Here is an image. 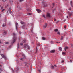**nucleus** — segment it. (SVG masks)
<instances>
[{
	"mask_svg": "<svg viewBox=\"0 0 73 73\" xmlns=\"http://www.w3.org/2000/svg\"><path fill=\"white\" fill-rule=\"evenodd\" d=\"M36 10L37 11L38 13H40V12H41V11L39 9H37Z\"/></svg>",
	"mask_w": 73,
	"mask_h": 73,
	"instance_id": "nucleus-6",
	"label": "nucleus"
},
{
	"mask_svg": "<svg viewBox=\"0 0 73 73\" xmlns=\"http://www.w3.org/2000/svg\"><path fill=\"white\" fill-rule=\"evenodd\" d=\"M70 5L73 8V2L72 1H71L70 2Z\"/></svg>",
	"mask_w": 73,
	"mask_h": 73,
	"instance_id": "nucleus-9",
	"label": "nucleus"
},
{
	"mask_svg": "<svg viewBox=\"0 0 73 73\" xmlns=\"http://www.w3.org/2000/svg\"><path fill=\"white\" fill-rule=\"evenodd\" d=\"M51 44H53V41H51Z\"/></svg>",
	"mask_w": 73,
	"mask_h": 73,
	"instance_id": "nucleus-31",
	"label": "nucleus"
},
{
	"mask_svg": "<svg viewBox=\"0 0 73 73\" xmlns=\"http://www.w3.org/2000/svg\"><path fill=\"white\" fill-rule=\"evenodd\" d=\"M67 17L68 18V19H69L68 18V16H67Z\"/></svg>",
	"mask_w": 73,
	"mask_h": 73,
	"instance_id": "nucleus-49",
	"label": "nucleus"
},
{
	"mask_svg": "<svg viewBox=\"0 0 73 73\" xmlns=\"http://www.w3.org/2000/svg\"><path fill=\"white\" fill-rule=\"evenodd\" d=\"M25 48V49H30V47L28 45L26 44V45H25L24 46Z\"/></svg>",
	"mask_w": 73,
	"mask_h": 73,
	"instance_id": "nucleus-3",
	"label": "nucleus"
},
{
	"mask_svg": "<svg viewBox=\"0 0 73 73\" xmlns=\"http://www.w3.org/2000/svg\"><path fill=\"white\" fill-rule=\"evenodd\" d=\"M43 4L44 7H46L47 6V4L45 2H43Z\"/></svg>",
	"mask_w": 73,
	"mask_h": 73,
	"instance_id": "nucleus-5",
	"label": "nucleus"
},
{
	"mask_svg": "<svg viewBox=\"0 0 73 73\" xmlns=\"http://www.w3.org/2000/svg\"><path fill=\"white\" fill-rule=\"evenodd\" d=\"M64 36H65L64 35Z\"/></svg>",
	"mask_w": 73,
	"mask_h": 73,
	"instance_id": "nucleus-57",
	"label": "nucleus"
},
{
	"mask_svg": "<svg viewBox=\"0 0 73 73\" xmlns=\"http://www.w3.org/2000/svg\"><path fill=\"white\" fill-rule=\"evenodd\" d=\"M51 69H54V66H51Z\"/></svg>",
	"mask_w": 73,
	"mask_h": 73,
	"instance_id": "nucleus-18",
	"label": "nucleus"
},
{
	"mask_svg": "<svg viewBox=\"0 0 73 73\" xmlns=\"http://www.w3.org/2000/svg\"><path fill=\"white\" fill-rule=\"evenodd\" d=\"M1 66V65H0V66Z\"/></svg>",
	"mask_w": 73,
	"mask_h": 73,
	"instance_id": "nucleus-51",
	"label": "nucleus"
},
{
	"mask_svg": "<svg viewBox=\"0 0 73 73\" xmlns=\"http://www.w3.org/2000/svg\"><path fill=\"white\" fill-rule=\"evenodd\" d=\"M0 7H1V6L0 5Z\"/></svg>",
	"mask_w": 73,
	"mask_h": 73,
	"instance_id": "nucleus-54",
	"label": "nucleus"
},
{
	"mask_svg": "<svg viewBox=\"0 0 73 73\" xmlns=\"http://www.w3.org/2000/svg\"><path fill=\"white\" fill-rule=\"evenodd\" d=\"M1 42H0V44H1Z\"/></svg>",
	"mask_w": 73,
	"mask_h": 73,
	"instance_id": "nucleus-53",
	"label": "nucleus"
},
{
	"mask_svg": "<svg viewBox=\"0 0 73 73\" xmlns=\"http://www.w3.org/2000/svg\"><path fill=\"white\" fill-rule=\"evenodd\" d=\"M71 9H71V8H69V11H70Z\"/></svg>",
	"mask_w": 73,
	"mask_h": 73,
	"instance_id": "nucleus-34",
	"label": "nucleus"
},
{
	"mask_svg": "<svg viewBox=\"0 0 73 73\" xmlns=\"http://www.w3.org/2000/svg\"><path fill=\"white\" fill-rule=\"evenodd\" d=\"M24 0H19L20 2H22V1H23Z\"/></svg>",
	"mask_w": 73,
	"mask_h": 73,
	"instance_id": "nucleus-23",
	"label": "nucleus"
},
{
	"mask_svg": "<svg viewBox=\"0 0 73 73\" xmlns=\"http://www.w3.org/2000/svg\"><path fill=\"white\" fill-rule=\"evenodd\" d=\"M17 45H18V48H19V43H18Z\"/></svg>",
	"mask_w": 73,
	"mask_h": 73,
	"instance_id": "nucleus-30",
	"label": "nucleus"
},
{
	"mask_svg": "<svg viewBox=\"0 0 73 73\" xmlns=\"http://www.w3.org/2000/svg\"><path fill=\"white\" fill-rule=\"evenodd\" d=\"M68 49V47H66L64 48L65 51H66V49Z\"/></svg>",
	"mask_w": 73,
	"mask_h": 73,
	"instance_id": "nucleus-13",
	"label": "nucleus"
},
{
	"mask_svg": "<svg viewBox=\"0 0 73 73\" xmlns=\"http://www.w3.org/2000/svg\"><path fill=\"white\" fill-rule=\"evenodd\" d=\"M2 7H1V8H2Z\"/></svg>",
	"mask_w": 73,
	"mask_h": 73,
	"instance_id": "nucleus-58",
	"label": "nucleus"
},
{
	"mask_svg": "<svg viewBox=\"0 0 73 73\" xmlns=\"http://www.w3.org/2000/svg\"><path fill=\"white\" fill-rule=\"evenodd\" d=\"M36 50H37V48H36Z\"/></svg>",
	"mask_w": 73,
	"mask_h": 73,
	"instance_id": "nucleus-52",
	"label": "nucleus"
},
{
	"mask_svg": "<svg viewBox=\"0 0 73 73\" xmlns=\"http://www.w3.org/2000/svg\"><path fill=\"white\" fill-rule=\"evenodd\" d=\"M72 31H73V29L72 30Z\"/></svg>",
	"mask_w": 73,
	"mask_h": 73,
	"instance_id": "nucleus-59",
	"label": "nucleus"
},
{
	"mask_svg": "<svg viewBox=\"0 0 73 73\" xmlns=\"http://www.w3.org/2000/svg\"><path fill=\"white\" fill-rule=\"evenodd\" d=\"M4 11H5V9H3L2 10V12H4Z\"/></svg>",
	"mask_w": 73,
	"mask_h": 73,
	"instance_id": "nucleus-28",
	"label": "nucleus"
},
{
	"mask_svg": "<svg viewBox=\"0 0 73 73\" xmlns=\"http://www.w3.org/2000/svg\"><path fill=\"white\" fill-rule=\"evenodd\" d=\"M38 71H39V72H41V70H39Z\"/></svg>",
	"mask_w": 73,
	"mask_h": 73,
	"instance_id": "nucleus-42",
	"label": "nucleus"
},
{
	"mask_svg": "<svg viewBox=\"0 0 73 73\" xmlns=\"http://www.w3.org/2000/svg\"><path fill=\"white\" fill-rule=\"evenodd\" d=\"M72 62V60H70V62Z\"/></svg>",
	"mask_w": 73,
	"mask_h": 73,
	"instance_id": "nucleus-45",
	"label": "nucleus"
},
{
	"mask_svg": "<svg viewBox=\"0 0 73 73\" xmlns=\"http://www.w3.org/2000/svg\"><path fill=\"white\" fill-rule=\"evenodd\" d=\"M46 17L47 18H48V19H49V18H50V17H51V16L50 13L49 12L46 13Z\"/></svg>",
	"mask_w": 73,
	"mask_h": 73,
	"instance_id": "nucleus-2",
	"label": "nucleus"
},
{
	"mask_svg": "<svg viewBox=\"0 0 73 73\" xmlns=\"http://www.w3.org/2000/svg\"><path fill=\"white\" fill-rule=\"evenodd\" d=\"M27 14L28 15H31V13H27Z\"/></svg>",
	"mask_w": 73,
	"mask_h": 73,
	"instance_id": "nucleus-26",
	"label": "nucleus"
},
{
	"mask_svg": "<svg viewBox=\"0 0 73 73\" xmlns=\"http://www.w3.org/2000/svg\"><path fill=\"white\" fill-rule=\"evenodd\" d=\"M22 56H23V58H21L20 60H23V59H25V55H24L23 54Z\"/></svg>",
	"mask_w": 73,
	"mask_h": 73,
	"instance_id": "nucleus-4",
	"label": "nucleus"
},
{
	"mask_svg": "<svg viewBox=\"0 0 73 73\" xmlns=\"http://www.w3.org/2000/svg\"><path fill=\"white\" fill-rule=\"evenodd\" d=\"M10 12H11V10H10Z\"/></svg>",
	"mask_w": 73,
	"mask_h": 73,
	"instance_id": "nucleus-55",
	"label": "nucleus"
},
{
	"mask_svg": "<svg viewBox=\"0 0 73 73\" xmlns=\"http://www.w3.org/2000/svg\"><path fill=\"white\" fill-rule=\"evenodd\" d=\"M63 38H64V36H61V40H63Z\"/></svg>",
	"mask_w": 73,
	"mask_h": 73,
	"instance_id": "nucleus-21",
	"label": "nucleus"
},
{
	"mask_svg": "<svg viewBox=\"0 0 73 73\" xmlns=\"http://www.w3.org/2000/svg\"><path fill=\"white\" fill-rule=\"evenodd\" d=\"M3 1H6V0H2Z\"/></svg>",
	"mask_w": 73,
	"mask_h": 73,
	"instance_id": "nucleus-44",
	"label": "nucleus"
},
{
	"mask_svg": "<svg viewBox=\"0 0 73 73\" xmlns=\"http://www.w3.org/2000/svg\"><path fill=\"white\" fill-rule=\"evenodd\" d=\"M7 7H8V5H6V6H5V8H7Z\"/></svg>",
	"mask_w": 73,
	"mask_h": 73,
	"instance_id": "nucleus-38",
	"label": "nucleus"
},
{
	"mask_svg": "<svg viewBox=\"0 0 73 73\" xmlns=\"http://www.w3.org/2000/svg\"><path fill=\"white\" fill-rule=\"evenodd\" d=\"M58 29H56L54 30V31L55 32H57V31H58Z\"/></svg>",
	"mask_w": 73,
	"mask_h": 73,
	"instance_id": "nucleus-20",
	"label": "nucleus"
},
{
	"mask_svg": "<svg viewBox=\"0 0 73 73\" xmlns=\"http://www.w3.org/2000/svg\"><path fill=\"white\" fill-rule=\"evenodd\" d=\"M6 26V24H5L4 25V24H3L2 25V26L3 27H5Z\"/></svg>",
	"mask_w": 73,
	"mask_h": 73,
	"instance_id": "nucleus-14",
	"label": "nucleus"
},
{
	"mask_svg": "<svg viewBox=\"0 0 73 73\" xmlns=\"http://www.w3.org/2000/svg\"><path fill=\"white\" fill-rule=\"evenodd\" d=\"M54 66L55 67H57V66L56 65H55Z\"/></svg>",
	"mask_w": 73,
	"mask_h": 73,
	"instance_id": "nucleus-46",
	"label": "nucleus"
},
{
	"mask_svg": "<svg viewBox=\"0 0 73 73\" xmlns=\"http://www.w3.org/2000/svg\"><path fill=\"white\" fill-rule=\"evenodd\" d=\"M42 39L43 40H45V38H44V37H43L42 38Z\"/></svg>",
	"mask_w": 73,
	"mask_h": 73,
	"instance_id": "nucleus-19",
	"label": "nucleus"
},
{
	"mask_svg": "<svg viewBox=\"0 0 73 73\" xmlns=\"http://www.w3.org/2000/svg\"><path fill=\"white\" fill-rule=\"evenodd\" d=\"M1 56L2 57H3V58H5V57L4 56V54H3L1 55Z\"/></svg>",
	"mask_w": 73,
	"mask_h": 73,
	"instance_id": "nucleus-16",
	"label": "nucleus"
},
{
	"mask_svg": "<svg viewBox=\"0 0 73 73\" xmlns=\"http://www.w3.org/2000/svg\"><path fill=\"white\" fill-rule=\"evenodd\" d=\"M54 5H55L54 3H53V7L54 6Z\"/></svg>",
	"mask_w": 73,
	"mask_h": 73,
	"instance_id": "nucleus-35",
	"label": "nucleus"
},
{
	"mask_svg": "<svg viewBox=\"0 0 73 73\" xmlns=\"http://www.w3.org/2000/svg\"><path fill=\"white\" fill-rule=\"evenodd\" d=\"M20 45H23V44L22 43H20Z\"/></svg>",
	"mask_w": 73,
	"mask_h": 73,
	"instance_id": "nucleus-32",
	"label": "nucleus"
},
{
	"mask_svg": "<svg viewBox=\"0 0 73 73\" xmlns=\"http://www.w3.org/2000/svg\"><path fill=\"white\" fill-rule=\"evenodd\" d=\"M64 28H65V29H66V26H64Z\"/></svg>",
	"mask_w": 73,
	"mask_h": 73,
	"instance_id": "nucleus-29",
	"label": "nucleus"
},
{
	"mask_svg": "<svg viewBox=\"0 0 73 73\" xmlns=\"http://www.w3.org/2000/svg\"><path fill=\"white\" fill-rule=\"evenodd\" d=\"M55 51H56V50H52L50 51V53H54V52H55Z\"/></svg>",
	"mask_w": 73,
	"mask_h": 73,
	"instance_id": "nucleus-7",
	"label": "nucleus"
},
{
	"mask_svg": "<svg viewBox=\"0 0 73 73\" xmlns=\"http://www.w3.org/2000/svg\"><path fill=\"white\" fill-rule=\"evenodd\" d=\"M0 73H1V72H0Z\"/></svg>",
	"mask_w": 73,
	"mask_h": 73,
	"instance_id": "nucleus-56",
	"label": "nucleus"
},
{
	"mask_svg": "<svg viewBox=\"0 0 73 73\" xmlns=\"http://www.w3.org/2000/svg\"><path fill=\"white\" fill-rule=\"evenodd\" d=\"M21 24H24V22L21 21Z\"/></svg>",
	"mask_w": 73,
	"mask_h": 73,
	"instance_id": "nucleus-15",
	"label": "nucleus"
},
{
	"mask_svg": "<svg viewBox=\"0 0 73 73\" xmlns=\"http://www.w3.org/2000/svg\"><path fill=\"white\" fill-rule=\"evenodd\" d=\"M62 54L63 55H65V53L63 52L62 53Z\"/></svg>",
	"mask_w": 73,
	"mask_h": 73,
	"instance_id": "nucleus-22",
	"label": "nucleus"
},
{
	"mask_svg": "<svg viewBox=\"0 0 73 73\" xmlns=\"http://www.w3.org/2000/svg\"><path fill=\"white\" fill-rule=\"evenodd\" d=\"M13 35L14 37L13 38V40L12 42V44H13V43L16 41V40H17V38L16 37V35L15 33H13Z\"/></svg>",
	"mask_w": 73,
	"mask_h": 73,
	"instance_id": "nucleus-1",
	"label": "nucleus"
},
{
	"mask_svg": "<svg viewBox=\"0 0 73 73\" xmlns=\"http://www.w3.org/2000/svg\"><path fill=\"white\" fill-rule=\"evenodd\" d=\"M7 33V31H5L4 33H3V35H5Z\"/></svg>",
	"mask_w": 73,
	"mask_h": 73,
	"instance_id": "nucleus-12",
	"label": "nucleus"
},
{
	"mask_svg": "<svg viewBox=\"0 0 73 73\" xmlns=\"http://www.w3.org/2000/svg\"><path fill=\"white\" fill-rule=\"evenodd\" d=\"M65 21H66V19H65L63 21H64V22H65Z\"/></svg>",
	"mask_w": 73,
	"mask_h": 73,
	"instance_id": "nucleus-43",
	"label": "nucleus"
},
{
	"mask_svg": "<svg viewBox=\"0 0 73 73\" xmlns=\"http://www.w3.org/2000/svg\"><path fill=\"white\" fill-rule=\"evenodd\" d=\"M62 63H63V62H64V60H62Z\"/></svg>",
	"mask_w": 73,
	"mask_h": 73,
	"instance_id": "nucleus-40",
	"label": "nucleus"
},
{
	"mask_svg": "<svg viewBox=\"0 0 73 73\" xmlns=\"http://www.w3.org/2000/svg\"><path fill=\"white\" fill-rule=\"evenodd\" d=\"M43 17L45 19L46 17H45V15L44 14H43L42 15Z\"/></svg>",
	"mask_w": 73,
	"mask_h": 73,
	"instance_id": "nucleus-17",
	"label": "nucleus"
},
{
	"mask_svg": "<svg viewBox=\"0 0 73 73\" xmlns=\"http://www.w3.org/2000/svg\"><path fill=\"white\" fill-rule=\"evenodd\" d=\"M71 46H73V44H71Z\"/></svg>",
	"mask_w": 73,
	"mask_h": 73,
	"instance_id": "nucleus-48",
	"label": "nucleus"
},
{
	"mask_svg": "<svg viewBox=\"0 0 73 73\" xmlns=\"http://www.w3.org/2000/svg\"><path fill=\"white\" fill-rule=\"evenodd\" d=\"M36 44L38 46H40V43L37 42Z\"/></svg>",
	"mask_w": 73,
	"mask_h": 73,
	"instance_id": "nucleus-10",
	"label": "nucleus"
},
{
	"mask_svg": "<svg viewBox=\"0 0 73 73\" xmlns=\"http://www.w3.org/2000/svg\"><path fill=\"white\" fill-rule=\"evenodd\" d=\"M25 41H26V40H23V43H24V42H25Z\"/></svg>",
	"mask_w": 73,
	"mask_h": 73,
	"instance_id": "nucleus-25",
	"label": "nucleus"
},
{
	"mask_svg": "<svg viewBox=\"0 0 73 73\" xmlns=\"http://www.w3.org/2000/svg\"><path fill=\"white\" fill-rule=\"evenodd\" d=\"M16 25H18V23H16Z\"/></svg>",
	"mask_w": 73,
	"mask_h": 73,
	"instance_id": "nucleus-36",
	"label": "nucleus"
},
{
	"mask_svg": "<svg viewBox=\"0 0 73 73\" xmlns=\"http://www.w3.org/2000/svg\"><path fill=\"white\" fill-rule=\"evenodd\" d=\"M47 23H46L45 24V25H44L43 26L44 28H46V27H47Z\"/></svg>",
	"mask_w": 73,
	"mask_h": 73,
	"instance_id": "nucleus-8",
	"label": "nucleus"
},
{
	"mask_svg": "<svg viewBox=\"0 0 73 73\" xmlns=\"http://www.w3.org/2000/svg\"><path fill=\"white\" fill-rule=\"evenodd\" d=\"M0 70L2 71V69L1 68H0Z\"/></svg>",
	"mask_w": 73,
	"mask_h": 73,
	"instance_id": "nucleus-37",
	"label": "nucleus"
},
{
	"mask_svg": "<svg viewBox=\"0 0 73 73\" xmlns=\"http://www.w3.org/2000/svg\"><path fill=\"white\" fill-rule=\"evenodd\" d=\"M19 33H20V34H21V33L20 32Z\"/></svg>",
	"mask_w": 73,
	"mask_h": 73,
	"instance_id": "nucleus-50",
	"label": "nucleus"
},
{
	"mask_svg": "<svg viewBox=\"0 0 73 73\" xmlns=\"http://www.w3.org/2000/svg\"><path fill=\"white\" fill-rule=\"evenodd\" d=\"M1 17V15L0 14V17Z\"/></svg>",
	"mask_w": 73,
	"mask_h": 73,
	"instance_id": "nucleus-47",
	"label": "nucleus"
},
{
	"mask_svg": "<svg viewBox=\"0 0 73 73\" xmlns=\"http://www.w3.org/2000/svg\"><path fill=\"white\" fill-rule=\"evenodd\" d=\"M5 44H9V42H6L5 43Z\"/></svg>",
	"mask_w": 73,
	"mask_h": 73,
	"instance_id": "nucleus-27",
	"label": "nucleus"
},
{
	"mask_svg": "<svg viewBox=\"0 0 73 73\" xmlns=\"http://www.w3.org/2000/svg\"><path fill=\"white\" fill-rule=\"evenodd\" d=\"M69 15L70 16H72V14H70V13L69 14Z\"/></svg>",
	"mask_w": 73,
	"mask_h": 73,
	"instance_id": "nucleus-33",
	"label": "nucleus"
},
{
	"mask_svg": "<svg viewBox=\"0 0 73 73\" xmlns=\"http://www.w3.org/2000/svg\"><path fill=\"white\" fill-rule=\"evenodd\" d=\"M54 21H56V19H54Z\"/></svg>",
	"mask_w": 73,
	"mask_h": 73,
	"instance_id": "nucleus-41",
	"label": "nucleus"
},
{
	"mask_svg": "<svg viewBox=\"0 0 73 73\" xmlns=\"http://www.w3.org/2000/svg\"><path fill=\"white\" fill-rule=\"evenodd\" d=\"M57 34H58V35H60V32H57Z\"/></svg>",
	"mask_w": 73,
	"mask_h": 73,
	"instance_id": "nucleus-24",
	"label": "nucleus"
},
{
	"mask_svg": "<svg viewBox=\"0 0 73 73\" xmlns=\"http://www.w3.org/2000/svg\"><path fill=\"white\" fill-rule=\"evenodd\" d=\"M16 30H17V26H16Z\"/></svg>",
	"mask_w": 73,
	"mask_h": 73,
	"instance_id": "nucleus-39",
	"label": "nucleus"
},
{
	"mask_svg": "<svg viewBox=\"0 0 73 73\" xmlns=\"http://www.w3.org/2000/svg\"><path fill=\"white\" fill-rule=\"evenodd\" d=\"M59 50L60 52L62 51V48H61V47H59Z\"/></svg>",
	"mask_w": 73,
	"mask_h": 73,
	"instance_id": "nucleus-11",
	"label": "nucleus"
}]
</instances>
